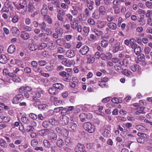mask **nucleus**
Returning a JSON list of instances; mask_svg holds the SVG:
<instances>
[{"mask_svg": "<svg viewBox=\"0 0 152 152\" xmlns=\"http://www.w3.org/2000/svg\"><path fill=\"white\" fill-rule=\"evenodd\" d=\"M44 93L43 90L39 88L32 91L31 93V100L33 102L34 106L36 107L40 104L41 101L39 98H40L42 96V94H44Z\"/></svg>", "mask_w": 152, "mask_h": 152, "instance_id": "1", "label": "nucleus"}, {"mask_svg": "<svg viewBox=\"0 0 152 152\" xmlns=\"http://www.w3.org/2000/svg\"><path fill=\"white\" fill-rule=\"evenodd\" d=\"M83 127L86 130L90 133H93L95 131L94 126L90 123L87 122L85 123Z\"/></svg>", "mask_w": 152, "mask_h": 152, "instance_id": "2", "label": "nucleus"}, {"mask_svg": "<svg viewBox=\"0 0 152 152\" xmlns=\"http://www.w3.org/2000/svg\"><path fill=\"white\" fill-rule=\"evenodd\" d=\"M92 117V115L90 113H82L79 115V118L82 122L88 121Z\"/></svg>", "mask_w": 152, "mask_h": 152, "instance_id": "3", "label": "nucleus"}, {"mask_svg": "<svg viewBox=\"0 0 152 152\" xmlns=\"http://www.w3.org/2000/svg\"><path fill=\"white\" fill-rule=\"evenodd\" d=\"M26 2V0H23L21 1H19L17 4L14 3H13L17 9L18 10H20L25 8Z\"/></svg>", "mask_w": 152, "mask_h": 152, "instance_id": "4", "label": "nucleus"}, {"mask_svg": "<svg viewBox=\"0 0 152 152\" xmlns=\"http://www.w3.org/2000/svg\"><path fill=\"white\" fill-rule=\"evenodd\" d=\"M111 46L113 48V52L114 53L117 52L119 49L123 48V47L121 48L120 43L118 42H113L111 44Z\"/></svg>", "mask_w": 152, "mask_h": 152, "instance_id": "5", "label": "nucleus"}, {"mask_svg": "<svg viewBox=\"0 0 152 152\" xmlns=\"http://www.w3.org/2000/svg\"><path fill=\"white\" fill-rule=\"evenodd\" d=\"M24 99L23 96L22 94H19L14 97L12 100V103L17 104L21 101Z\"/></svg>", "mask_w": 152, "mask_h": 152, "instance_id": "6", "label": "nucleus"}, {"mask_svg": "<svg viewBox=\"0 0 152 152\" xmlns=\"http://www.w3.org/2000/svg\"><path fill=\"white\" fill-rule=\"evenodd\" d=\"M77 125L75 122H70L67 125V128L71 132H75L77 129Z\"/></svg>", "mask_w": 152, "mask_h": 152, "instance_id": "7", "label": "nucleus"}, {"mask_svg": "<svg viewBox=\"0 0 152 152\" xmlns=\"http://www.w3.org/2000/svg\"><path fill=\"white\" fill-rule=\"evenodd\" d=\"M25 7L26 11L28 12H32L34 8L33 3L32 2H29L28 3H26Z\"/></svg>", "mask_w": 152, "mask_h": 152, "instance_id": "8", "label": "nucleus"}, {"mask_svg": "<svg viewBox=\"0 0 152 152\" xmlns=\"http://www.w3.org/2000/svg\"><path fill=\"white\" fill-rule=\"evenodd\" d=\"M120 135L124 140L129 139V137H134V136L131 134H129L126 131L122 132L120 133Z\"/></svg>", "mask_w": 152, "mask_h": 152, "instance_id": "9", "label": "nucleus"}, {"mask_svg": "<svg viewBox=\"0 0 152 152\" xmlns=\"http://www.w3.org/2000/svg\"><path fill=\"white\" fill-rule=\"evenodd\" d=\"M61 63L66 66L70 67L72 65H73L75 64V62L72 60H68L66 58H65L62 61Z\"/></svg>", "mask_w": 152, "mask_h": 152, "instance_id": "10", "label": "nucleus"}, {"mask_svg": "<svg viewBox=\"0 0 152 152\" xmlns=\"http://www.w3.org/2000/svg\"><path fill=\"white\" fill-rule=\"evenodd\" d=\"M75 151L76 152H87L83 145L81 144H78L75 146Z\"/></svg>", "mask_w": 152, "mask_h": 152, "instance_id": "11", "label": "nucleus"}, {"mask_svg": "<svg viewBox=\"0 0 152 152\" xmlns=\"http://www.w3.org/2000/svg\"><path fill=\"white\" fill-rule=\"evenodd\" d=\"M59 75L62 77L63 80L65 81H69V74L65 71L61 72L59 74Z\"/></svg>", "mask_w": 152, "mask_h": 152, "instance_id": "12", "label": "nucleus"}, {"mask_svg": "<svg viewBox=\"0 0 152 152\" xmlns=\"http://www.w3.org/2000/svg\"><path fill=\"white\" fill-rule=\"evenodd\" d=\"M89 48L86 45L83 46L80 50V53L83 55L86 54L89 50Z\"/></svg>", "mask_w": 152, "mask_h": 152, "instance_id": "13", "label": "nucleus"}, {"mask_svg": "<svg viewBox=\"0 0 152 152\" xmlns=\"http://www.w3.org/2000/svg\"><path fill=\"white\" fill-rule=\"evenodd\" d=\"M70 25L71 27L73 29H75L76 28L78 25V22L74 18L73 20L70 22Z\"/></svg>", "mask_w": 152, "mask_h": 152, "instance_id": "14", "label": "nucleus"}, {"mask_svg": "<svg viewBox=\"0 0 152 152\" xmlns=\"http://www.w3.org/2000/svg\"><path fill=\"white\" fill-rule=\"evenodd\" d=\"M107 26L111 30H115L117 28L116 24L113 22L107 23Z\"/></svg>", "mask_w": 152, "mask_h": 152, "instance_id": "15", "label": "nucleus"}, {"mask_svg": "<svg viewBox=\"0 0 152 152\" xmlns=\"http://www.w3.org/2000/svg\"><path fill=\"white\" fill-rule=\"evenodd\" d=\"M64 142L65 145L68 147H71L73 144L72 140L69 137H67L65 139Z\"/></svg>", "mask_w": 152, "mask_h": 152, "instance_id": "16", "label": "nucleus"}, {"mask_svg": "<svg viewBox=\"0 0 152 152\" xmlns=\"http://www.w3.org/2000/svg\"><path fill=\"white\" fill-rule=\"evenodd\" d=\"M24 72L25 73L27 74L28 77H32L33 75L31 74V69L29 67H26L24 69Z\"/></svg>", "mask_w": 152, "mask_h": 152, "instance_id": "17", "label": "nucleus"}, {"mask_svg": "<svg viewBox=\"0 0 152 152\" xmlns=\"http://www.w3.org/2000/svg\"><path fill=\"white\" fill-rule=\"evenodd\" d=\"M7 62V57L4 54L0 55V63L2 64H5Z\"/></svg>", "mask_w": 152, "mask_h": 152, "instance_id": "18", "label": "nucleus"}, {"mask_svg": "<svg viewBox=\"0 0 152 152\" xmlns=\"http://www.w3.org/2000/svg\"><path fill=\"white\" fill-rule=\"evenodd\" d=\"M48 138L51 141H54L57 140V136L56 134L53 133L48 135Z\"/></svg>", "mask_w": 152, "mask_h": 152, "instance_id": "19", "label": "nucleus"}, {"mask_svg": "<svg viewBox=\"0 0 152 152\" xmlns=\"http://www.w3.org/2000/svg\"><path fill=\"white\" fill-rule=\"evenodd\" d=\"M67 57L69 58H72L75 56V53L74 51L71 50H69L66 52Z\"/></svg>", "mask_w": 152, "mask_h": 152, "instance_id": "20", "label": "nucleus"}, {"mask_svg": "<svg viewBox=\"0 0 152 152\" xmlns=\"http://www.w3.org/2000/svg\"><path fill=\"white\" fill-rule=\"evenodd\" d=\"M87 7L88 9L91 10L93 9L94 5V2L92 0H90L87 2H86Z\"/></svg>", "mask_w": 152, "mask_h": 152, "instance_id": "21", "label": "nucleus"}, {"mask_svg": "<svg viewBox=\"0 0 152 152\" xmlns=\"http://www.w3.org/2000/svg\"><path fill=\"white\" fill-rule=\"evenodd\" d=\"M49 92L50 94L54 95L57 94L58 91L56 88L53 87L49 88Z\"/></svg>", "mask_w": 152, "mask_h": 152, "instance_id": "22", "label": "nucleus"}, {"mask_svg": "<svg viewBox=\"0 0 152 152\" xmlns=\"http://www.w3.org/2000/svg\"><path fill=\"white\" fill-rule=\"evenodd\" d=\"M49 131L48 129H42L39 131L38 133L39 135L44 136L47 135Z\"/></svg>", "mask_w": 152, "mask_h": 152, "instance_id": "23", "label": "nucleus"}, {"mask_svg": "<svg viewBox=\"0 0 152 152\" xmlns=\"http://www.w3.org/2000/svg\"><path fill=\"white\" fill-rule=\"evenodd\" d=\"M15 50V47L13 45H10L8 48L7 51L9 53H13Z\"/></svg>", "mask_w": 152, "mask_h": 152, "instance_id": "24", "label": "nucleus"}, {"mask_svg": "<svg viewBox=\"0 0 152 152\" xmlns=\"http://www.w3.org/2000/svg\"><path fill=\"white\" fill-rule=\"evenodd\" d=\"M20 37L21 38L24 40L27 39L30 37L28 33L24 31L22 32Z\"/></svg>", "mask_w": 152, "mask_h": 152, "instance_id": "25", "label": "nucleus"}, {"mask_svg": "<svg viewBox=\"0 0 152 152\" xmlns=\"http://www.w3.org/2000/svg\"><path fill=\"white\" fill-rule=\"evenodd\" d=\"M91 30L93 32L95 33L98 37L102 35L103 34V33L102 31H99L96 28H93L91 29Z\"/></svg>", "mask_w": 152, "mask_h": 152, "instance_id": "26", "label": "nucleus"}, {"mask_svg": "<svg viewBox=\"0 0 152 152\" xmlns=\"http://www.w3.org/2000/svg\"><path fill=\"white\" fill-rule=\"evenodd\" d=\"M37 45L33 43L29 44L28 46V48L30 50L34 51L38 49Z\"/></svg>", "mask_w": 152, "mask_h": 152, "instance_id": "27", "label": "nucleus"}, {"mask_svg": "<svg viewBox=\"0 0 152 152\" xmlns=\"http://www.w3.org/2000/svg\"><path fill=\"white\" fill-rule=\"evenodd\" d=\"M62 119L63 121L62 124L63 125H67V124H68H68L69 120V118L68 117L66 116H63Z\"/></svg>", "mask_w": 152, "mask_h": 152, "instance_id": "28", "label": "nucleus"}, {"mask_svg": "<svg viewBox=\"0 0 152 152\" xmlns=\"http://www.w3.org/2000/svg\"><path fill=\"white\" fill-rule=\"evenodd\" d=\"M43 144L45 148H49L51 147L50 142L47 139H44L43 141Z\"/></svg>", "mask_w": 152, "mask_h": 152, "instance_id": "29", "label": "nucleus"}, {"mask_svg": "<svg viewBox=\"0 0 152 152\" xmlns=\"http://www.w3.org/2000/svg\"><path fill=\"white\" fill-rule=\"evenodd\" d=\"M99 13L102 15H104L106 13V9L104 7L103 5L100 6L99 8Z\"/></svg>", "mask_w": 152, "mask_h": 152, "instance_id": "30", "label": "nucleus"}, {"mask_svg": "<svg viewBox=\"0 0 152 152\" xmlns=\"http://www.w3.org/2000/svg\"><path fill=\"white\" fill-rule=\"evenodd\" d=\"M64 142L63 140L61 138H58L56 142V145L59 147H62L63 145Z\"/></svg>", "mask_w": 152, "mask_h": 152, "instance_id": "31", "label": "nucleus"}, {"mask_svg": "<svg viewBox=\"0 0 152 152\" xmlns=\"http://www.w3.org/2000/svg\"><path fill=\"white\" fill-rule=\"evenodd\" d=\"M103 135L105 137H108L110 136V132L107 129H104L103 130Z\"/></svg>", "mask_w": 152, "mask_h": 152, "instance_id": "32", "label": "nucleus"}, {"mask_svg": "<svg viewBox=\"0 0 152 152\" xmlns=\"http://www.w3.org/2000/svg\"><path fill=\"white\" fill-rule=\"evenodd\" d=\"M105 23L104 21L99 20L97 23V27L101 29L105 27Z\"/></svg>", "mask_w": 152, "mask_h": 152, "instance_id": "33", "label": "nucleus"}, {"mask_svg": "<svg viewBox=\"0 0 152 152\" xmlns=\"http://www.w3.org/2000/svg\"><path fill=\"white\" fill-rule=\"evenodd\" d=\"M39 26L42 32L45 31L47 26L45 22H43L41 23H40L39 24Z\"/></svg>", "mask_w": 152, "mask_h": 152, "instance_id": "34", "label": "nucleus"}, {"mask_svg": "<svg viewBox=\"0 0 152 152\" xmlns=\"http://www.w3.org/2000/svg\"><path fill=\"white\" fill-rule=\"evenodd\" d=\"M21 120L23 123L26 124H29L30 123V120L25 116H22L21 118Z\"/></svg>", "mask_w": 152, "mask_h": 152, "instance_id": "35", "label": "nucleus"}, {"mask_svg": "<svg viewBox=\"0 0 152 152\" xmlns=\"http://www.w3.org/2000/svg\"><path fill=\"white\" fill-rule=\"evenodd\" d=\"M47 46V44L45 42L40 43L38 45H37L38 49L39 50H42Z\"/></svg>", "mask_w": 152, "mask_h": 152, "instance_id": "36", "label": "nucleus"}, {"mask_svg": "<svg viewBox=\"0 0 152 152\" xmlns=\"http://www.w3.org/2000/svg\"><path fill=\"white\" fill-rule=\"evenodd\" d=\"M28 145L27 143H25L24 144H21L18 146V149L20 151H22L24 149H26L28 147Z\"/></svg>", "mask_w": 152, "mask_h": 152, "instance_id": "37", "label": "nucleus"}, {"mask_svg": "<svg viewBox=\"0 0 152 152\" xmlns=\"http://www.w3.org/2000/svg\"><path fill=\"white\" fill-rule=\"evenodd\" d=\"M0 146L3 148H7V146L6 142L2 138L0 139Z\"/></svg>", "mask_w": 152, "mask_h": 152, "instance_id": "38", "label": "nucleus"}, {"mask_svg": "<svg viewBox=\"0 0 152 152\" xmlns=\"http://www.w3.org/2000/svg\"><path fill=\"white\" fill-rule=\"evenodd\" d=\"M47 44L48 46V48L50 50H53L55 49V44L53 41H51Z\"/></svg>", "mask_w": 152, "mask_h": 152, "instance_id": "39", "label": "nucleus"}, {"mask_svg": "<svg viewBox=\"0 0 152 152\" xmlns=\"http://www.w3.org/2000/svg\"><path fill=\"white\" fill-rule=\"evenodd\" d=\"M15 64L22 68H23L24 67L23 63L20 60L16 59Z\"/></svg>", "mask_w": 152, "mask_h": 152, "instance_id": "40", "label": "nucleus"}, {"mask_svg": "<svg viewBox=\"0 0 152 152\" xmlns=\"http://www.w3.org/2000/svg\"><path fill=\"white\" fill-rule=\"evenodd\" d=\"M132 126V123H126L124 127V129L126 131H128L130 128H131Z\"/></svg>", "mask_w": 152, "mask_h": 152, "instance_id": "41", "label": "nucleus"}, {"mask_svg": "<svg viewBox=\"0 0 152 152\" xmlns=\"http://www.w3.org/2000/svg\"><path fill=\"white\" fill-rule=\"evenodd\" d=\"M53 86L56 88L57 89H61L64 88V86L63 85L59 83L53 84Z\"/></svg>", "mask_w": 152, "mask_h": 152, "instance_id": "42", "label": "nucleus"}, {"mask_svg": "<svg viewBox=\"0 0 152 152\" xmlns=\"http://www.w3.org/2000/svg\"><path fill=\"white\" fill-rule=\"evenodd\" d=\"M72 10L71 11V12L72 14L73 15H76L78 13L77 7L75 6H72Z\"/></svg>", "mask_w": 152, "mask_h": 152, "instance_id": "43", "label": "nucleus"}, {"mask_svg": "<svg viewBox=\"0 0 152 152\" xmlns=\"http://www.w3.org/2000/svg\"><path fill=\"white\" fill-rule=\"evenodd\" d=\"M50 40L49 38L45 34V35L41 38V41L42 42H48Z\"/></svg>", "mask_w": 152, "mask_h": 152, "instance_id": "44", "label": "nucleus"}, {"mask_svg": "<svg viewBox=\"0 0 152 152\" xmlns=\"http://www.w3.org/2000/svg\"><path fill=\"white\" fill-rule=\"evenodd\" d=\"M135 128L137 130L143 132H145L146 129L145 128L144 126L141 125H136L135 126Z\"/></svg>", "mask_w": 152, "mask_h": 152, "instance_id": "45", "label": "nucleus"}, {"mask_svg": "<svg viewBox=\"0 0 152 152\" xmlns=\"http://www.w3.org/2000/svg\"><path fill=\"white\" fill-rule=\"evenodd\" d=\"M123 73L127 76L129 77L132 76V72L128 69H124L123 72Z\"/></svg>", "mask_w": 152, "mask_h": 152, "instance_id": "46", "label": "nucleus"}, {"mask_svg": "<svg viewBox=\"0 0 152 152\" xmlns=\"http://www.w3.org/2000/svg\"><path fill=\"white\" fill-rule=\"evenodd\" d=\"M134 40L133 39H130V45L131 48L134 49L137 46V44L133 42Z\"/></svg>", "mask_w": 152, "mask_h": 152, "instance_id": "47", "label": "nucleus"}, {"mask_svg": "<svg viewBox=\"0 0 152 152\" xmlns=\"http://www.w3.org/2000/svg\"><path fill=\"white\" fill-rule=\"evenodd\" d=\"M139 66L138 65L136 64L131 66L130 67V69L133 72H135L139 69Z\"/></svg>", "mask_w": 152, "mask_h": 152, "instance_id": "48", "label": "nucleus"}, {"mask_svg": "<svg viewBox=\"0 0 152 152\" xmlns=\"http://www.w3.org/2000/svg\"><path fill=\"white\" fill-rule=\"evenodd\" d=\"M101 44L102 47L105 48L107 46L108 42L107 40L103 39L101 42Z\"/></svg>", "mask_w": 152, "mask_h": 152, "instance_id": "49", "label": "nucleus"}, {"mask_svg": "<svg viewBox=\"0 0 152 152\" xmlns=\"http://www.w3.org/2000/svg\"><path fill=\"white\" fill-rule=\"evenodd\" d=\"M83 31L84 33V35L87 36L90 31V28L88 26H84L83 28Z\"/></svg>", "mask_w": 152, "mask_h": 152, "instance_id": "50", "label": "nucleus"}, {"mask_svg": "<svg viewBox=\"0 0 152 152\" xmlns=\"http://www.w3.org/2000/svg\"><path fill=\"white\" fill-rule=\"evenodd\" d=\"M49 123L53 125H56L58 124V121L53 118H50L49 120Z\"/></svg>", "mask_w": 152, "mask_h": 152, "instance_id": "51", "label": "nucleus"}, {"mask_svg": "<svg viewBox=\"0 0 152 152\" xmlns=\"http://www.w3.org/2000/svg\"><path fill=\"white\" fill-rule=\"evenodd\" d=\"M119 64L121 66H126L128 64V61L127 59H125L123 60L120 61L119 62Z\"/></svg>", "mask_w": 152, "mask_h": 152, "instance_id": "52", "label": "nucleus"}, {"mask_svg": "<svg viewBox=\"0 0 152 152\" xmlns=\"http://www.w3.org/2000/svg\"><path fill=\"white\" fill-rule=\"evenodd\" d=\"M55 32L57 33L59 36V37H61L63 34V30L61 28H56Z\"/></svg>", "mask_w": 152, "mask_h": 152, "instance_id": "53", "label": "nucleus"}, {"mask_svg": "<svg viewBox=\"0 0 152 152\" xmlns=\"http://www.w3.org/2000/svg\"><path fill=\"white\" fill-rule=\"evenodd\" d=\"M10 32L12 34H18L19 33V31L18 28L16 27H13L11 29Z\"/></svg>", "mask_w": 152, "mask_h": 152, "instance_id": "54", "label": "nucleus"}, {"mask_svg": "<svg viewBox=\"0 0 152 152\" xmlns=\"http://www.w3.org/2000/svg\"><path fill=\"white\" fill-rule=\"evenodd\" d=\"M34 130V127L31 126H27L25 127V132H28L33 131Z\"/></svg>", "mask_w": 152, "mask_h": 152, "instance_id": "55", "label": "nucleus"}, {"mask_svg": "<svg viewBox=\"0 0 152 152\" xmlns=\"http://www.w3.org/2000/svg\"><path fill=\"white\" fill-rule=\"evenodd\" d=\"M31 64L33 69H36L38 66L37 62L35 61H32L31 63Z\"/></svg>", "mask_w": 152, "mask_h": 152, "instance_id": "56", "label": "nucleus"}, {"mask_svg": "<svg viewBox=\"0 0 152 152\" xmlns=\"http://www.w3.org/2000/svg\"><path fill=\"white\" fill-rule=\"evenodd\" d=\"M48 9H42L41 10V14L42 16L44 17L47 16V14L48 12Z\"/></svg>", "mask_w": 152, "mask_h": 152, "instance_id": "57", "label": "nucleus"}, {"mask_svg": "<svg viewBox=\"0 0 152 152\" xmlns=\"http://www.w3.org/2000/svg\"><path fill=\"white\" fill-rule=\"evenodd\" d=\"M141 48L137 46L134 49V52L136 55H139L141 52Z\"/></svg>", "mask_w": 152, "mask_h": 152, "instance_id": "58", "label": "nucleus"}, {"mask_svg": "<svg viewBox=\"0 0 152 152\" xmlns=\"http://www.w3.org/2000/svg\"><path fill=\"white\" fill-rule=\"evenodd\" d=\"M18 16L17 15L15 14L12 18V21L13 23H15L18 21Z\"/></svg>", "mask_w": 152, "mask_h": 152, "instance_id": "59", "label": "nucleus"}, {"mask_svg": "<svg viewBox=\"0 0 152 152\" xmlns=\"http://www.w3.org/2000/svg\"><path fill=\"white\" fill-rule=\"evenodd\" d=\"M44 19L47 21L49 24H51L52 23V20L50 17L48 15L44 17Z\"/></svg>", "mask_w": 152, "mask_h": 152, "instance_id": "60", "label": "nucleus"}, {"mask_svg": "<svg viewBox=\"0 0 152 152\" xmlns=\"http://www.w3.org/2000/svg\"><path fill=\"white\" fill-rule=\"evenodd\" d=\"M115 69L118 72H120L122 70V68L121 66L118 64H116L114 66Z\"/></svg>", "mask_w": 152, "mask_h": 152, "instance_id": "61", "label": "nucleus"}, {"mask_svg": "<svg viewBox=\"0 0 152 152\" xmlns=\"http://www.w3.org/2000/svg\"><path fill=\"white\" fill-rule=\"evenodd\" d=\"M23 29L27 31H31L32 30L31 27L27 25H24L23 27Z\"/></svg>", "mask_w": 152, "mask_h": 152, "instance_id": "62", "label": "nucleus"}, {"mask_svg": "<svg viewBox=\"0 0 152 152\" xmlns=\"http://www.w3.org/2000/svg\"><path fill=\"white\" fill-rule=\"evenodd\" d=\"M95 61V58L93 56H90L88 58L87 62L88 63H93Z\"/></svg>", "mask_w": 152, "mask_h": 152, "instance_id": "63", "label": "nucleus"}, {"mask_svg": "<svg viewBox=\"0 0 152 152\" xmlns=\"http://www.w3.org/2000/svg\"><path fill=\"white\" fill-rule=\"evenodd\" d=\"M38 144V142L37 140L35 139L33 140L31 142V146L33 147H36Z\"/></svg>", "mask_w": 152, "mask_h": 152, "instance_id": "64", "label": "nucleus"}]
</instances>
